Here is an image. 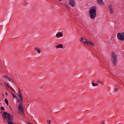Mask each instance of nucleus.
I'll use <instances>...</instances> for the list:
<instances>
[{"mask_svg":"<svg viewBox=\"0 0 124 124\" xmlns=\"http://www.w3.org/2000/svg\"><path fill=\"white\" fill-rule=\"evenodd\" d=\"M5 85L7 87V88H10V86H9L8 83H5Z\"/></svg>","mask_w":124,"mask_h":124,"instance_id":"18","label":"nucleus"},{"mask_svg":"<svg viewBox=\"0 0 124 124\" xmlns=\"http://www.w3.org/2000/svg\"><path fill=\"white\" fill-rule=\"evenodd\" d=\"M18 113L23 115L24 114V107L22 105V104H19V106L18 107Z\"/></svg>","mask_w":124,"mask_h":124,"instance_id":"5","label":"nucleus"},{"mask_svg":"<svg viewBox=\"0 0 124 124\" xmlns=\"http://www.w3.org/2000/svg\"><path fill=\"white\" fill-rule=\"evenodd\" d=\"M88 40H87V39H86L85 38H80V42H82V43L84 45H87V44H88Z\"/></svg>","mask_w":124,"mask_h":124,"instance_id":"8","label":"nucleus"},{"mask_svg":"<svg viewBox=\"0 0 124 124\" xmlns=\"http://www.w3.org/2000/svg\"><path fill=\"white\" fill-rule=\"evenodd\" d=\"M118 91H119V88H115L114 90V92L117 93Z\"/></svg>","mask_w":124,"mask_h":124,"instance_id":"19","label":"nucleus"},{"mask_svg":"<svg viewBox=\"0 0 124 124\" xmlns=\"http://www.w3.org/2000/svg\"><path fill=\"white\" fill-rule=\"evenodd\" d=\"M35 51H37V52L39 54H41V49L38 48V47H35L34 48Z\"/></svg>","mask_w":124,"mask_h":124,"instance_id":"14","label":"nucleus"},{"mask_svg":"<svg viewBox=\"0 0 124 124\" xmlns=\"http://www.w3.org/2000/svg\"><path fill=\"white\" fill-rule=\"evenodd\" d=\"M55 36L57 38H60V37H62L63 36V34L62 32H58L56 33Z\"/></svg>","mask_w":124,"mask_h":124,"instance_id":"11","label":"nucleus"},{"mask_svg":"<svg viewBox=\"0 0 124 124\" xmlns=\"http://www.w3.org/2000/svg\"><path fill=\"white\" fill-rule=\"evenodd\" d=\"M0 84H1V86H2V87H3V85L2 82H0Z\"/></svg>","mask_w":124,"mask_h":124,"instance_id":"25","label":"nucleus"},{"mask_svg":"<svg viewBox=\"0 0 124 124\" xmlns=\"http://www.w3.org/2000/svg\"><path fill=\"white\" fill-rule=\"evenodd\" d=\"M18 92H19V93H18V96H19L20 100L17 99V102L19 103V104H22L21 102L23 101V97L21 94V90H20V89H18Z\"/></svg>","mask_w":124,"mask_h":124,"instance_id":"6","label":"nucleus"},{"mask_svg":"<svg viewBox=\"0 0 124 124\" xmlns=\"http://www.w3.org/2000/svg\"><path fill=\"white\" fill-rule=\"evenodd\" d=\"M12 93V95L13 96V97H15L16 98H17V97L15 95V94H14V93Z\"/></svg>","mask_w":124,"mask_h":124,"instance_id":"20","label":"nucleus"},{"mask_svg":"<svg viewBox=\"0 0 124 124\" xmlns=\"http://www.w3.org/2000/svg\"><path fill=\"white\" fill-rule=\"evenodd\" d=\"M117 38L120 41H124V32H119L117 33Z\"/></svg>","mask_w":124,"mask_h":124,"instance_id":"4","label":"nucleus"},{"mask_svg":"<svg viewBox=\"0 0 124 124\" xmlns=\"http://www.w3.org/2000/svg\"><path fill=\"white\" fill-rule=\"evenodd\" d=\"M108 9H109L110 14H114V11L113 10V7H112V6L111 5H109L108 6Z\"/></svg>","mask_w":124,"mask_h":124,"instance_id":"13","label":"nucleus"},{"mask_svg":"<svg viewBox=\"0 0 124 124\" xmlns=\"http://www.w3.org/2000/svg\"><path fill=\"white\" fill-rule=\"evenodd\" d=\"M3 121H6L8 124H13V118L11 116V114L6 112H4L2 115Z\"/></svg>","mask_w":124,"mask_h":124,"instance_id":"1","label":"nucleus"},{"mask_svg":"<svg viewBox=\"0 0 124 124\" xmlns=\"http://www.w3.org/2000/svg\"><path fill=\"white\" fill-rule=\"evenodd\" d=\"M6 89V90H8V88L7 87Z\"/></svg>","mask_w":124,"mask_h":124,"instance_id":"30","label":"nucleus"},{"mask_svg":"<svg viewBox=\"0 0 124 124\" xmlns=\"http://www.w3.org/2000/svg\"><path fill=\"white\" fill-rule=\"evenodd\" d=\"M97 83H98V84H101V81L99 80V81H97Z\"/></svg>","mask_w":124,"mask_h":124,"instance_id":"22","label":"nucleus"},{"mask_svg":"<svg viewBox=\"0 0 124 124\" xmlns=\"http://www.w3.org/2000/svg\"><path fill=\"white\" fill-rule=\"evenodd\" d=\"M2 77L3 79L7 80L9 82H10L11 83H14V80H13V79L12 78H9L8 76L6 75H4Z\"/></svg>","mask_w":124,"mask_h":124,"instance_id":"7","label":"nucleus"},{"mask_svg":"<svg viewBox=\"0 0 124 124\" xmlns=\"http://www.w3.org/2000/svg\"><path fill=\"white\" fill-rule=\"evenodd\" d=\"M28 4H29V3L26 2V3H25V6L28 5Z\"/></svg>","mask_w":124,"mask_h":124,"instance_id":"23","label":"nucleus"},{"mask_svg":"<svg viewBox=\"0 0 124 124\" xmlns=\"http://www.w3.org/2000/svg\"><path fill=\"white\" fill-rule=\"evenodd\" d=\"M98 4H100L101 5H103L104 4V2H103V0H97Z\"/></svg>","mask_w":124,"mask_h":124,"instance_id":"15","label":"nucleus"},{"mask_svg":"<svg viewBox=\"0 0 124 124\" xmlns=\"http://www.w3.org/2000/svg\"><path fill=\"white\" fill-rule=\"evenodd\" d=\"M111 61L112 62L114 66L117 65V63H118V56L116 54V53L112 52L111 53Z\"/></svg>","mask_w":124,"mask_h":124,"instance_id":"3","label":"nucleus"},{"mask_svg":"<svg viewBox=\"0 0 124 124\" xmlns=\"http://www.w3.org/2000/svg\"><path fill=\"white\" fill-rule=\"evenodd\" d=\"M0 109H1V110H2V111H4V110H5L4 107H1Z\"/></svg>","mask_w":124,"mask_h":124,"instance_id":"21","label":"nucleus"},{"mask_svg":"<svg viewBox=\"0 0 124 124\" xmlns=\"http://www.w3.org/2000/svg\"><path fill=\"white\" fill-rule=\"evenodd\" d=\"M68 3L72 7H75V5H76L75 0H69Z\"/></svg>","mask_w":124,"mask_h":124,"instance_id":"9","label":"nucleus"},{"mask_svg":"<svg viewBox=\"0 0 124 124\" xmlns=\"http://www.w3.org/2000/svg\"><path fill=\"white\" fill-rule=\"evenodd\" d=\"M89 12L91 19L92 20L95 19L96 17V7L95 6L91 7Z\"/></svg>","mask_w":124,"mask_h":124,"instance_id":"2","label":"nucleus"},{"mask_svg":"<svg viewBox=\"0 0 124 124\" xmlns=\"http://www.w3.org/2000/svg\"><path fill=\"white\" fill-rule=\"evenodd\" d=\"M48 124H51V120H49V121H48Z\"/></svg>","mask_w":124,"mask_h":124,"instance_id":"24","label":"nucleus"},{"mask_svg":"<svg viewBox=\"0 0 124 124\" xmlns=\"http://www.w3.org/2000/svg\"><path fill=\"white\" fill-rule=\"evenodd\" d=\"M102 124H105V122H103V123H102Z\"/></svg>","mask_w":124,"mask_h":124,"instance_id":"28","label":"nucleus"},{"mask_svg":"<svg viewBox=\"0 0 124 124\" xmlns=\"http://www.w3.org/2000/svg\"><path fill=\"white\" fill-rule=\"evenodd\" d=\"M14 91L15 92V90H14Z\"/></svg>","mask_w":124,"mask_h":124,"instance_id":"32","label":"nucleus"},{"mask_svg":"<svg viewBox=\"0 0 124 124\" xmlns=\"http://www.w3.org/2000/svg\"><path fill=\"white\" fill-rule=\"evenodd\" d=\"M5 94H6V95L7 96V95H8V94H7V92H5Z\"/></svg>","mask_w":124,"mask_h":124,"instance_id":"27","label":"nucleus"},{"mask_svg":"<svg viewBox=\"0 0 124 124\" xmlns=\"http://www.w3.org/2000/svg\"><path fill=\"white\" fill-rule=\"evenodd\" d=\"M92 86H93V87H96V83H95L92 82Z\"/></svg>","mask_w":124,"mask_h":124,"instance_id":"17","label":"nucleus"},{"mask_svg":"<svg viewBox=\"0 0 124 124\" xmlns=\"http://www.w3.org/2000/svg\"><path fill=\"white\" fill-rule=\"evenodd\" d=\"M55 48L56 49H63V45L62 44H60L56 45Z\"/></svg>","mask_w":124,"mask_h":124,"instance_id":"10","label":"nucleus"},{"mask_svg":"<svg viewBox=\"0 0 124 124\" xmlns=\"http://www.w3.org/2000/svg\"><path fill=\"white\" fill-rule=\"evenodd\" d=\"M5 102L6 104L8 106L9 104H8V101L7 100V99H5Z\"/></svg>","mask_w":124,"mask_h":124,"instance_id":"16","label":"nucleus"},{"mask_svg":"<svg viewBox=\"0 0 124 124\" xmlns=\"http://www.w3.org/2000/svg\"><path fill=\"white\" fill-rule=\"evenodd\" d=\"M86 45H87V46H91V47H93V46H94V43L91 41H88Z\"/></svg>","mask_w":124,"mask_h":124,"instance_id":"12","label":"nucleus"},{"mask_svg":"<svg viewBox=\"0 0 124 124\" xmlns=\"http://www.w3.org/2000/svg\"><path fill=\"white\" fill-rule=\"evenodd\" d=\"M57 0H54L55 1H57Z\"/></svg>","mask_w":124,"mask_h":124,"instance_id":"31","label":"nucleus"},{"mask_svg":"<svg viewBox=\"0 0 124 124\" xmlns=\"http://www.w3.org/2000/svg\"><path fill=\"white\" fill-rule=\"evenodd\" d=\"M10 89H12V90L13 91V88L12 87H10Z\"/></svg>","mask_w":124,"mask_h":124,"instance_id":"29","label":"nucleus"},{"mask_svg":"<svg viewBox=\"0 0 124 124\" xmlns=\"http://www.w3.org/2000/svg\"><path fill=\"white\" fill-rule=\"evenodd\" d=\"M95 84H96V86H98V82L96 83Z\"/></svg>","mask_w":124,"mask_h":124,"instance_id":"26","label":"nucleus"}]
</instances>
